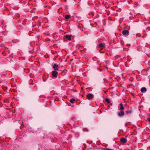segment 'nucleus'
Masks as SVG:
<instances>
[{"mask_svg":"<svg viewBox=\"0 0 150 150\" xmlns=\"http://www.w3.org/2000/svg\"><path fill=\"white\" fill-rule=\"evenodd\" d=\"M94 96L93 94L92 93H88L86 95L87 98L89 100L92 98Z\"/></svg>","mask_w":150,"mask_h":150,"instance_id":"f257e3e1","label":"nucleus"},{"mask_svg":"<svg viewBox=\"0 0 150 150\" xmlns=\"http://www.w3.org/2000/svg\"><path fill=\"white\" fill-rule=\"evenodd\" d=\"M52 76L53 77L56 78L57 77L58 73L57 72L55 71H52Z\"/></svg>","mask_w":150,"mask_h":150,"instance_id":"f03ea898","label":"nucleus"},{"mask_svg":"<svg viewBox=\"0 0 150 150\" xmlns=\"http://www.w3.org/2000/svg\"><path fill=\"white\" fill-rule=\"evenodd\" d=\"M122 33V34L124 35L127 36L129 35V32L127 30H123Z\"/></svg>","mask_w":150,"mask_h":150,"instance_id":"7ed1b4c3","label":"nucleus"},{"mask_svg":"<svg viewBox=\"0 0 150 150\" xmlns=\"http://www.w3.org/2000/svg\"><path fill=\"white\" fill-rule=\"evenodd\" d=\"M120 141L122 143L124 144L127 142V140L125 138H122L120 139Z\"/></svg>","mask_w":150,"mask_h":150,"instance_id":"20e7f679","label":"nucleus"},{"mask_svg":"<svg viewBox=\"0 0 150 150\" xmlns=\"http://www.w3.org/2000/svg\"><path fill=\"white\" fill-rule=\"evenodd\" d=\"M124 115V112L123 110H121L120 112L118 113V115L120 117L123 116Z\"/></svg>","mask_w":150,"mask_h":150,"instance_id":"39448f33","label":"nucleus"},{"mask_svg":"<svg viewBox=\"0 0 150 150\" xmlns=\"http://www.w3.org/2000/svg\"><path fill=\"white\" fill-rule=\"evenodd\" d=\"M98 47L101 49H102L104 48L105 47V44L104 43H101L98 45Z\"/></svg>","mask_w":150,"mask_h":150,"instance_id":"423d86ee","label":"nucleus"},{"mask_svg":"<svg viewBox=\"0 0 150 150\" xmlns=\"http://www.w3.org/2000/svg\"><path fill=\"white\" fill-rule=\"evenodd\" d=\"M141 91L143 93H145L146 91V89L145 87H143L141 88Z\"/></svg>","mask_w":150,"mask_h":150,"instance_id":"0eeeda50","label":"nucleus"},{"mask_svg":"<svg viewBox=\"0 0 150 150\" xmlns=\"http://www.w3.org/2000/svg\"><path fill=\"white\" fill-rule=\"evenodd\" d=\"M58 67V65L56 64H54L53 66V68L54 69V71H57L58 70V69L57 68Z\"/></svg>","mask_w":150,"mask_h":150,"instance_id":"6e6552de","label":"nucleus"},{"mask_svg":"<svg viewBox=\"0 0 150 150\" xmlns=\"http://www.w3.org/2000/svg\"><path fill=\"white\" fill-rule=\"evenodd\" d=\"M120 107L119 108V110H123L124 108L123 106V105L122 103L120 104Z\"/></svg>","mask_w":150,"mask_h":150,"instance_id":"1a4fd4ad","label":"nucleus"},{"mask_svg":"<svg viewBox=\"0 0 150 150\" xmlns=\"http://www.w3.org/2000/svg\"><path fill=\"white\" fill-rule=\"evenodd\" d=\"M65 38L67 39L68 40H71V37L70 35H66L65 36Z\"/></svg>","mask_w":150,"mask_h":150,"instance_id":"9d476101","label":"nucleus"},{"mask_svg":"<svg viewBox=\"0 0 150 150\" xmlns=\"http://www.w3.org/2000/svg\"><path fill=\"white\" fill-rule=\"evenodd\" d=\"M71 16L69 15H66L65 16V18L66 19H68L70 18Z\"/></svg>","mask_w":150,"mask_h":150,"instance_id":"9b49d317","label":"nucleus"},{"mask_svg":"<svg viewBox=\"0 0 150 150\" xmlns=\"http://www.w3.org/2000/svg\"><path fill=\"white\" fill-rule=\"evenodd\" d=\"M132 113V111L131 110H127L126 111V113L127 114H128L129 113L131 114Z\"/></svg>","mask_w":150,"mask_h":150,"instance_id":"f8f14e48","label":"nucleus"},{"mask_svg":"<svg viewBox=\"0 0 150 150\" xmlns=\"http://www.w3.org/2000/svg\"><path fill=\"white\" fill-rule=\"evenodd\" d=\"M75 100L74 98H72L70 100V102L72 103H73Z\"/></svg>","mask_w":150,"mask_h":150,"instance_id":"ddd939ff","label":"nucleus"},{"mask_svg":"<svg viewBox=\"0 0 150 150\" xmlns=\"http://www.w3.org/2000/svg\"><path fill=\"white\" fill-rule=\"evenodd\" d=\"M105 100L106 102H107L108 103H110V100L108 98H106Z\"/></svg>","mask_w":150,"mask_h":150,"instance_id":"4468645a","label":"nucleus"},{"mask_svg":"<svg viewBox=\"0 0 150 150\" xmlns=\"http://www.w3.org/2000/svg\"><path fill=\"white\" fill-rule=\"evenodd\" d=\"M148 120L149 122L150 123V118H148Z\"/></svg>","mask_w":150,"mask_h":150,"instance_id":"2eb2a0df","label":"nucleus"},{"mask_svg":"<svg viewBox=\"0 0 150 150\" xmlns=\"http://www.w3.org/2000/svg\"><path fill=\"white\" fill-rule=\"evenodd\" d=\"M20 1H20V0H19V2H20Z\"/></svg>","mask_w":150,"mask_h":150,"instance_id":"dca6fc26","label":"nucleus"}]
</instances>
